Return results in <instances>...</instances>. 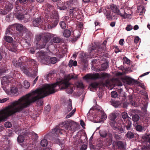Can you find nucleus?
Wrapping results in <instances>:
<instances>
[{
    "mask_svg": "<svg viewBox=\"0 0 150 150\" xmlns=\"http://www.w3.org/2000/svg\"><path fill=\"white\" fill-rule=\"evenodd\" d=\"M56 86L55 84H44L41 88L31 91L2 109L5 120L13 114L28 107L35 101H37L38 106L42 105L43 103L41 98L55 93L54 87Z\"/></svg>",
    "mask_w": 150,
    "mask_h": 150,
    "instance_id": "1",
    "label": "nucleus"
},
{
    "mask_svg": "<svg viewBox=\"0 0 150 150\" xmlns=\"http://www.w3.org/2000/svg\"><path fill=\"white\" fill-rule=\"evenodd\" d=\"M45 6L46 7V14L44 18L42 16H40L34 19L33 22L34 26H40L44 30L55 27L59 21L58 14L57 11L54 9L53 6L48 4H47Z\"/></svg>",
    "mask_w": 150,
    "mask_h": 150,
    "instance_id": "2",
    "label": "nucleus"
},
{
    "mask_svg": "<svg viewBox=\"0 0 150 150\" xmlns=\"http://www.w3.org/2000/svg\"><path fill=\"white\" fill-rule=\"evenodd\" d=\"M76 123L72 120L65 121L56 127L49 133V135L52 137V140L55 143L59 145H62L64 143V141H60L58 138L60 134H71L75 131Z\"/></svg>",
    "mask_w": 150,
    "mask_h": 150,
    "instance_id": "3",
    "label": "nucleus"
},
{
    "mask_svg": "<svg viewBox=\"0 0 150 150\" xmlns=\"http://www.w3.org/2000/svg\"><path fill=\"white\" fill-rule=\"evenodd\" d=\"M25 62L28 67L30 66H35V69L33 70V74L31 75V77L35 78L37 76L38 74V64L35 61L31 59H28L25 56L20 58L17 60L14 59L12 63L13 65L16 68L20 67L23 72L27 75H29V68L25 64Z\"/></svg>",
    "mask_w": 150,
    "mask_h": 150,
    "instance_id": "4",
    "label": "nucleus"
},
{
    "mask_svg": "<svg viewBox=\"0 0 150 150\" xmlns=\"http://www.w3.org/2000/svg\"><path fill=\"white\" fill-rule=\"evenodd\" d=\"M107 115L102 109L92 108H91L87 114V117L89 120L92 121L94 120L96 122H100L105 120Z\"/></svg>",
    "mask_w": 150,
    "mask_h": 150,
    "instance_id": "5",
    "label": "nucleus"
},
{
    "mask_svg": "<svg viewBox=\"0 0 150 150\" xmlns=\"http://www.w3.org/2000/svg\"><path fill=\"white\" fill-rule=\"evenodd\" d=\"M77 78V76H74L72 74H69L67 77V79H63L54 83V84H55L56 85L54 87L55 92L56 91L55 88L58 85L61 87L60 90L66 89V91L68 93H71L73 91V86L69 83V81L71 79H75Z\"/></svg>",
    "mask_w": 150,
    "mask_h": 150,
    "instance_id": "6",
    "label": "nucleus"
},
{
    "mask_svg": "<svg viewBox=\"0 0 150 150\" xmlns=\"http://www.w3.org/2000/svg\"><path fill=\"white\" fill-rule=\"evenodd\" d=\"M53 35L49 33H47L42 36L44 37L43 40L44 41V43L42 45H40L38 44V42L41 40L42 37L41 34H38L35 37V42L36 43V48L37 49L42 48L45 47V46L46 45L47 42L49 41L51 38L53 37Z\"/></svg>",
    "mask_w": 150,
    "mask_h": 150,
    "instance_id": "7",
    "label": "nucleus"
},
{
    "mask_svg": "<svg viewBox=\"0 0 150 150\" xmlns=\"http://www.w3.org/2000/svg\"><path fill=\"white\" fill-rule=\"evenodd\" d=\"M109 76L110 75L107 73H103L99 74L96 73L87 74L83 77V78L86 80H94L97 79L104 80L109 78Z\"/></svg>",
    "mask_w": 150,
    "mask_h": 150,
    "instance_id": "8",
    "label": "nucleus"
},
{
    "mask_svg": "<svg viewBox=\"0 0 150 150\" xmlns=\"http://www.w3.org/2000/svg\"><path fill=\"white\" fill-rule=\"evenodd\" d=\"M38 59L40 62L43 64L49 65L50 64L49 57L48 53L42 51H39L38 54Z\"/></svg>",
    "mask_w": 150,
    "mask_h": 150,
    "instance_id": "9",
    "label": "nucleus"
},
{
    "mask_svg": "<svg viewBox=\"0 0 150 150\" xmlns=\"http://www.w3.org/2000/svg\"><path fill=\"white\" fill-rule=\"evenodd\" d=\"M16 75L13 72L11 73V76L10 77L9 76H4L1 78L2 88L4 90L6 87L9 88V85L11 84V81L13 79L12 76Z\"/></svg>",
    "mask_w": 150,
    "mask_h": 150,
    "instance_id": "10",
    "label": "nucleus"
},
{
    "mask_svg": "<svg viewBox=\"0 0 150 150\" xmlns=\"http://www.w3.org/2000/svg\"><path fill=\"white\" fill-rule=\"evenodd\" d=\"M121 115L122 118L124 120L123 123L124 127H126L127 130L131 129L132 126V122L130 120L131 118L128 117L127 113L125 112H122Z\"/></svg>",
    "mask_w": 150,
    "mask_h": 150,
    "instance_id": "11",
    "label": "nucleus"
},
{
    "mask_svg": "<svg viewBox=\"0 0 150 150\" xmlns=\"http://www.w3.org/2000/svg\"><path fill=\"white\" fill-rule=\"evenodd\" d=\"M2 145H0V147H2L0 150H9L10 148L11 143V142L8 138H5L3 143H1Z\"/></svg>",
    "mask_w": 150,
    "mask_h": 150,
    "instance_id": "12",
    "label": "nucleus"
},
{
    "mask_svg": "<svg viewBox=\"0 0 150 150\" xmlns=\"http://www.w3.org/2000/svg\"><path fill=\"white\" fill-rule=\"evenodd\" d=\"M4 9L3 7H1L0 6V14L4 15L7 14L13 8V6L11 4H6L5 6H4Z\"/></svg>",
    "mask_w": 150,
    "mask_h": 150,
    "instance_id": "13",
    "label": "nucleus"
},
{
    "mask_svg": "<svg viewBox=\"0 0 150 150\" xmlns=\"http://www.w3.org/2000/svg\"><path fill=\"white\" fill-rule=\"evenodd\" d=\"M110 124L113 129L117 132L121 133L124 132L123 128L121 126H119V124H117L114 120H111Z\"/></svg>",
    "mask_w": 150,
    "mask_h": 150,
    "instance_id": "14",
    "label": "nucleus"
},
{
    "mask_svg": "<svg viewBox=\"0 0 150 150\" xmlns=\"http://www.w3.org/2000/svg\"><path fill=\"white\" fill-rule=\"evenodd\" d=\"M4 90L8 95H12L17 93L18 92V89L16 87H11V85H9V88L6 87L4 88Z\"/></svg>",
    "mask_w": 150,
    "mask_h": 150,
    "instance_id": "15",
    "label": "nucleus"
},
{
    "mask_svg": "<svg viewBox=\"0 0 150 150\" xmlns=\"http://www.w3.org/2000/svg\"><path fill=\"white\" fill-rule=\"evenodd\" d=\"M79 9L77 8H74L72 9L71 8L69 11L70 16L72 18H74L79 13Z\"/></svg>",
    "mask_w": 150,
    "mask_h": 150,
    "instance_id": "16",
    "label": "nucleus"
},
{
    "mask_svg": "<svg viewBox=\"0 0 150 150\" xmlns=\"http://www.w3.org/2000/svg\"><path fill=\"white\" fill-rule=\"evenodd\" d=\"M28 1V0H17L15 3V7L16 10L18 11H21L22 9V8L18 5V2H19L21 4H26Z\"/></svg>",
    "mask_w": 150,
    "mask_h": 150,
    "instance_id": "17",
    "label": "nucleus"
},
{
    "mask_svg": "<svg viewBox=\"0 0 150 150\" xmlns=\"http://www.w3.org/2000/svg\"><path fill=\"white\" fill-rule=\"evenodd\" d=\"M72 1L71 0H70V1L69 2H66L64 3H62V6H58L57 8L60 10H66L67 9V8L69 6V3H70V5H71V4H72L71 3Z\"/></svg>",
    "mask_w": 150,
    "mask_h": 150,
    "instance_id": "18",
    "label": "nucleus"
},
{
    "mask_svg": "<svg viewBox=\"0 0 150 150\" xmlns=\"http://www.w3.org/2000/svg\"><path fill=\"white\" fill-rule=\"evenodd\" d=\"M142 137V141L143 142L149 143L150 144V134H143ZM149 146V148L150 149V145Z\"/></svg>",
    "mask_w": 150,
    "mask_h": 150,
    "instance_id": "19",
    "label": "nucleus"
},
{
    "mask_svg": "<svg viewBox=\"0 0 150 150\" xmlns=\"http://www.w3.org/2000/svg\"><path fill=\"white\" fill-rule=\"evenodd\" d=\"M16 30L19 31L27 32V30L26 28L21 24H15Z\"/></svg>",
    "mask_w": 150,
    "mask_h": 150,
    "instance_id": "20",
    "label": "nucleus"
},
{
    "mask_svg": "<svg viewBox=\"0 0 150 150\" xmlns=\"http://www.w3.org/2000/svg\"><path fill=\"white\" fill-rule=\"evenodd\" d=\"M110 8L112 11L116 13L117 15H119L120 11L118 7L116 5L112 4L110 5Z\"/></svg>",
    "mask_w": 150,
    "mask_h": 150,
    "instance_id": "21",
    "label": "nucleus"
},
{
    "mask_svg": "<svg viewBox=\"0 0 150 150\" xmlns=\"http://www.w3.org/2000/svg\"><path fill=\"white\" fill-rule=\"evenodd\" d=\"M15 24L10 25L7 29L6 32V34H12L13 32L15 30Z\"/></svg>",
    "mask_w": 150,
    "mask_h": 150,
    "instance_id": "22",
    "label": "nucleus"
},
{
    "mask_svg": "<svg viewBox=\"0 0 150 150\" xmlns=\"http://www.w3.org/2000/svg\"><path fill=\"white\" fill-rule=\"evenodd\" d=\"M125 79L127 84L130 85L132 84L133 83H137V81L128 76L125 77Z\"/></svg>",
    "mask_w": 150,
    "mask_h": 150,
    "instance_id": "23",
    "label": "nucleus"
},
{
    "mask_svg": "<svg viewBox=\"0 0 150 150\" xmlns=\"http://www.w3.org/2000/svg\"><path fill=\"white\" fill-rule=\"evenodd\" d=\"M19 11H18L16 9L15 12V16L18 20L22 21L23 17V15L20 13V12L18 13V12Z\"/></svg>",
    "mask_w": 150,
    "mask_h": 150,
    "instance_id": "24",
    "label": "nucleus"
},
{
    "mask_svg": "<svg viewBox=\"0 0 150 150\" xmlns=\"http://www.w3.org/2000/svg\"><path fill=\"white\" fill-rule=\"evenodd\" d=\"M8 49L10 51L16 52L17 51V45L16 44L12 43L8 47Z\"/></svg>",
    "mask_w": 150,
    "mask_h": 150,
    "instance_id": "25",
    "label": "nucleus"
},
{
    "mask_svg": "<svg viewBox=\"0 0 150 150\" xmlns=\"http://www.w3.org/2000/svg\"><path fill=\"white\" fill-rule=\"evenodd\" d=\"M23 18L22 21L24 22H26L30 21V17L28 14H26L23 15Z\"/></svg>",
    "mask_w": 150,
    "mask_h": 150,
    "instance_id": "26",
    "label": "nucleus"
},
{
    "mask_svg": "<svg viewBox=\"0 0 150 150\" xmlns=\"http://www.w3.org/2000/svg\"><path fill=\"white\" fill-rule=\"evenodd\" d=\"M15 16V12L13 13H11L8 15L6 18V20L7 21H12Z\"/></svg>",
    "mask_w": 150,
    "mask_h": 150,
    "instance_id": "27",
    "label": "nucleus"
},
{
    "mask_svg": "<svg viewBox=\"0 0 150 150\" xmlns=\"http://www.w3.org/2000/svg\"><path fill=\"white\" fill-rule=\"evenodd\" d=\"M98 86V84L96 82L91 83L89 85V88L90 91H93L92 88H97Z\"/></svg>",
    "mask_w": 150,
    "mask_h": 150,
    "instance_id": "28",
    "label": "nucleus"
},
{
    "mask_svg": "<svg viewBox=\"0 0 150 150\" xmlns=\"http://www.w3.org/2000/svg\"><path fill=\"white\" fill-rule=\"evenodd\" d=\"M107 43V41L106 40L104 41L103 42V43L102 46H103L102 47V48L101 49L100 48V47L98 49V53L100 54V53H101L102 50H104L106 48V46Z\"/></svg>",
    "mask_w": 150,
    "mask_h": 150,
    "instance_id": "29",
    "label": "nucleus"
},
{
    "mask_svg": "<svg viewBox=\"0 0 150 150\" xmlns=\"http://www.w3.org/2000/svg\"><path fill=\"white\" fill-rule=\"evenodd\" d=\"M40 144L42 146L45 147L47 146L48 144V142L46 139H43L41 140Z\"/></svg>",
    "mask_w": 150,
    "mask_h": 150,
    "instance_id": "30",
    "label": "nucleus"
},
{
    "mask_svg": "<svg viewBox=\"0 0 150 150\" xmlns=\"http://www.w3.org/2000/svg\"><path fill=\"white\" fill-rule=\"evenodd\" d=\"M81 137L80 135L78 134H76L74 137V140L76 143L80 144L81 142V140L80 139Z\"/></svg>",
    "mask_w": 150,
    "mask_h": 150,
    "instance_id": "31",
    "label": "nucleus"
},
{
    "mask_svg": "<svg viewBox=\"0 0 150 150\" xmlns=\"http://www.w3.org/2000/svg\"><path fill=\"white\" fill-rule=\"evenodd\" d=\"M30 86V83L27 80H25L23 84V87L26 89H28Z\"/></svg>",
    "mask_w": 150,
    "mask_h": 150,
    "instance_id": "32",
    "label": "nucleus"
},
{
    "mask_svg": "<svg viewBox=\"0 0 150 150\" xmlns=\"http://www.w3.org/2000/svg\"><path fill=\"white\" fill-rule=\"evenodd\" d=\"M4 39L8 43H11L13 40V38L11 37L7 36H5L4 37Z\"/></svg>",
    "mask_w": 150,
    "mask_h": 150,
    "instance_id": "33",
    "label": "nucleus"
},
{
    "mask_svg": "<svg viewBox=\"0 0 150 150\" xmlns=\"http://www.w3.org/2000/svg\"><path fill=\"white\" fill-rule=\"evenodd\" d=\"M126 136L128 139H132L134 138V135L132 132L128 131L126 134Z\"/></svg>",
    "mask_w": 150,
    "mask_h": 150,
    "instance_id": "34",
    "label": "nucleus"
},
{
    "mask_svg": "<svg viewBox=\"0 0 150 150\" xmlns=\"http://www.w3.org/2000/svg\"><path fill=\"white\" fill-rule=\"evenodd\" d=\"M71 34V31L68 30H64L63 35L66 37L68 38L70 36Z\"/></svg>",
    "mask_w": 150,
    "mask_h": 150,
    "instance_id": "35",
    "label": "nucleus"
},
{
    "mask_svg": "<svg viewBox=\"0 0 150 150\" xmlns=\"http://www.w3.org/2000/svg\"><path fill=\"white\" fill-rule=\"evenodd\" d=\"M99 133L100 136L103 138L105 137L107 134V131L105 130H100Z\"/></svg>",
    "mask_w": 150,
    "mask_h": 150,
    "instance_id": "36",
    "label": "nucleus"
},
{
    "mask_svg": "<svg viewBox=\"0 0 150 150\" xmlns=\"http://www.w3.org/2000/svg\"><path fill=\"white\" fill-rule=\"evenodd\" d=\"M71 100L69 99L68 102V106L67 110L68 112L70 111L72 109Z\"/></svg>",
    "mask_w": 150,
    "mask_h": 150,
    "instance_id": "37",
    "label": "nucleus"
},
{
    "mask_svg": "<svg viewBox=\"0 0 150 150\" xmlns=\"http://www.w3.org/2000/svg\"><path fill=\"white\" fill-rule=\"evenodd\" d=\"M117 145L119 148L122 149L125 148V145L121 141L118 142L117 143Z\"/></svg>",
    "mask_w": 150,
    "mask_h": 150,
    "instance_id": "38",
    "label": "nucleus"
},
{
    "mask_svg": "<svg viewBox=\"0 0 150 150\" xmlns=\"http://www.w3.org/2000/svg\"><path fill=\"white\" fill-rule=\"evenodd\" d=\"M24 140V138L23 136L21 135L18 136L17 139V141L19 143L23 142Z\"/></svg>",
    "mask_w": 150,
    "mask_h": 150,
    "instance_id": "39",
    "label": "nucleus"
},
{
    "mask_svg": "<svg viewBox=\"0 0 150 150\" xmlns=\"http://www.w3.org/2000/svg\"><path fill=\"white\" fill-rule=\"evenodd\" d=\"M140 117L139 115H135L132 116V120L134 122H137L139 120Z\"/></svg>",
    "mask_w": 150,
    "mask_h": 150,
    "instance_id": "40",
    "label": "nucleus"
},
{
    "mask_svg": "<svg viewBox=\"0 0 150 150\" xmlns=\"http://www.w3.org/2000/svg\"><path fill=\"white\" fill-rule=\"evenodd\" d=\"M120 14L119 15H120L121 17H123L124 18H129V17L131 16V15L130 14H127L125 12L124 14H122L120 12Z\"/></svg>",
    "mask_w": 150,
    "mask_h": 150,
    "instance_id": "41",
    "label": "nucleus"
},
{
    "mask_svg": "<svg viewBox=\"0 0 150 150\" xmlns=\"http://www.w3.org/2000/svg\"><path fill=\"white\" fill-rule=\"evenodd\" d=\"M57 61V59L56 57H53L50 58L49 62L50 63L52 64H55Z\"/></svg>",
    "mask_w": 150,
    "mask_h": 150,
    "instance_id": "42",
    "label": "nucleus"
},
{
    "mask_svg": "<svg viewBox=\"0 0 150 150\" xmlns=\"http://www.w3.org/2000/svg\"><path fill=\"white\" fill-rule=\"evenodd\" d=\"M53 41L55 43H59L61 41V38L59 37H54L53 39Z\"/></svg>",
    "mask_w": 150,
    "mask_h": 150,
    "instance_id": "43",
    "label": "nucleus"
},
{
    "mask_svg": "<svg viewBox=\"0 0 150 150\" xmlns=\"http://www.w3.org/2000/svg\"><path fill=\"white\" fill-rule=\"evenodd\" d=\"M5 121L2 110L0 111V122Z\"/></svg>",
    "mask_w": 150,
    "mask_h": 150,
    "instance_id": "44",
    "label": "nucleus"
},
{
    "mask_svg": "<svg viewBox=\"0 0 150 150\" xmlns=\"http://www.w3.org/2000/svg\"><path fill=\"white\" fill-rule=\"evenodd\" d=\"M116 117V115L114 113H112L109 116V118L111 120H115Z\"/></svg>",
    "mask_w": 150,
    "mask_h": 150,
    "instance_id": "45",
    "label": "nucleus"
},
{
    "mask_svg": "<svg viewBox=\"0 0 150 150\" xmlns=\"http://www.w3.org/2000/svg\"><path fill=\"white\" fill-rule=\"evenodd\" d=\"M4 126L6 128H10L12 126V124L10 122H6L4 123Z\"/></svg>",
    "mask_w": 150,
    "mask_h": 150,
    "instance_id": "46",
    "label": "nucleus"
},
{
    "mask_svg": "<svg viewBox=\"0 0 150 150\" xmlns=\"http://www.w3.org/2000/svg\"><path fill=\"white\" fill-rule=\"evenodd\" d=\"M75 111L76 109H74L70 113L66 116V118H68L74 115Z\"/></svg>",
    "mask_w": 150,
    "mask_h": 150,
    "instance_id": "47",
    "label": "nucleus"
},
{
    "mask_svg": "<svg viewBox=\"0 0 150 150\" xmlns=\"http://www.w3.org/2000/svg\"><path fill=\"white\" fill-rule=\"evenodd\" d=\"M59 25L60 27L63 29H65L66 27V25L64 21H62L60 22Z\"/></svg>",
    "mask_w": 150,
    "mask_h": 150,
    "instance_id": "48",
    "label": "nucleus"
},
{
    "mask_svg": "<svg viewBox=\"0 0 150 150\" xmlns=\"http://www.w3.org/2000/svg\"><path fill=\"white\" fill-rule=\"evenodd\" d=\"M6 67L2 68L1 67L0 68V76L2 75L3 73L6 72Z\"/></svg>",
    "mask_w": 150,
    "mask_h": 150,
    "instance_id": "49",
    "label": "nucleus"
},
{
    "mask_svg": "<svg viewBox=\"0 0 150 150\" xmlns=\"http://www.w3.org/2000/svg\"><path fill=\"white\" fill-rule=\"evenodd\" d=\"M108 67V64L106 63L103 64L101 65V68L102 70L105 71L106 70Z\"/></svg>",
    "mask_w": 150,
    "mask_h": 150,
    "instance_id": "50",
    "label": "nucleus"
},
{
    "mask_svg": "<svg viewBox=\"0 0 150 150\" xmlns=\"http://www.w3.org/2000/svg\"><path fill=\"white\" fill-rule=\"evenodd\" d=\"M76 85L78 88H83L84 86L83 83L81 81H79L76 83Z\"/></svg>",
    "mask_w": 150,
    "mask_h": 150,
    "instance_id": "51",
    "label": "nucleus"
},
{
    "mask_svg": "<svg viewBox=\"0 0 150 150\" xmlns=\"http://www.w3.org/2000/svg\"><path fill=\"white\" fill-rule=\"evenodd\" d=\"M136 129L138 131L141 132L143 130V128L142 126L139 125H137L136 126Z\"/></svg>",
    "mask_w": 150,
    "mask_h": 150,
    "instance_id": "52",
    "label": "nucleus"
},
{
    "mask_svg": "<svg viewBox=\"0 0 150 150\" xmlns=\"http://www.w3.org/2000/svg\"><path fill=\"white\" fill-rule=\"evenodd\" d=\"M124 62L127 64H129L130 62V60L126 57H125L123 58Z\"/></svg>",
    "mask_w": 150,
    "mask_h": 150,
    "instance_id": "53",
    "label": "nucleus"
},
{
    "mask_svg": "<svg viewBox=\"0 0 150 150\" xmlns=\"http://www.w3.org/2000/svg\"><path fill=\"white\" fill-rule=\"evenodd\" d=\"M111 95L112 97L115 98L117 96V92L116 91H112L111 92Z\"/></svg>",
    "mask_w": 150,
    "mask_h": 150,
    "instance_id": "54",
    "label": "nucleus"
},
{
    "mask_svg": "<svg viewBox=\"0 0 150 150\" xmlns=\"http://www.w3.org/2000/svg\"><path fill=\"white\" fill-rule=\"evenodd\" d=\"M112 105L115 107H117L118 106L120 103H118L116 101H113L112 102Z\"/></svg>",
    "mask_w": 150,
    "mask_h": 150,
    "instance_id": "55",
    "label": "nucleus"
},
{
    "mask_svg": "<svg viewBox=\"0 0 150 150\" xmlns=\"http://www.w3.org/2000/svg\"><path fill=\"white\" fill-rule=\"evenodd\" d=\"M87 146L86 144H83L79 150H86L87 148Z\"/></svg>",
    "mask_w": 150,
    "mask_h": 150,
    "instance_id": "56",
    "label": "nucleus"
},
{
    "mask_svg": "<svg viewBox=\"0 0 150 150\" xmlns=\"http://www.w3.org/2000/svg\"><path fill=\"white\" fill-rule=\"evenodd\" d=\"M132 26L131 25H128L126 28V29L128 31L131 30L132 29Z\"/></svg>",
    "mask_w": 150,
    "mask_h": 150,
    "instance_id": "57",
    "label": "nucleus"
},
{
    "mask_svg": "<svg viewBox=\"0 0 150 150\" xmlns=\"http://www.w3.org/2000/svg\"><path fill=\"white\" fill-rule=\"evenodd\" d=\"M9 99L8 98H6L2 99H0V103H3L5 102Z\"/></svg>",
    "mask_w": 150,
    "mask_h": 150,
    "instance_id": "58",
    "label": "nucleus"
},
{
    "mask_svg": "<svg viewBox=\"0 0 150 150\" xmlns=\"http://www.w3.org/2000/svg\"><path fill=\"white\" fill-rule=\"evenodd\" d=\"M137 84H139V86L142 88L143 89H145V87L144 86V85L143 83H141L138 82L137 81Z\"/></svg>",
    "mask_w": 150,
    "mask_h": 150,
    "instance_id": "59",
    "label": "nucleus"
},
{
    "mask_svg": "<svg viewBox=\"0 0 150 150\" xmlns=\"http://www.w3.org/2000/svg\"><path fill=\"white\" fill-rule=\"evenodd\" d=\"M139 39H140L139 37H136L134 40V42L136 43H137L139 41Z\"/></svg>",
    "mask_w": 150,
    "mask_h": 150,
    "instance_id": "60",
    "label": "nucleus"
},
{
    "mask_svg": "<svg viewBox=\"0 0 150 150\" xmlns=\"http://www.w3.org/2000/svg\"><path fill=\"white\" fill-rule=\"evenodd\" d=\"M110 13L111 12L109 9H108L106 10L105 13L106 16H109Z\"/></svg>",
    "mask_w": 150,
    "mask_h": 150,
    "instance_id": "61",
    "label": "nucleus"
},
{
    "mask_svg": "<svg viewBox=\"0 0 150 150\" xmlns=\"http://www.w3.org/2000/svg\"><path fill=\"white\" fill-rule=\"evenodd\" d=\"M73 60L72 59L70 60L69 63V67H71L73 66Z\"/></svg>",
    "mask_w": 150,
    "mask_h": 150,
    "instance_id": "62",
    "label": "nucleus"
},
{
    "mask_svg": "<svg viewBox=\"0 0 150 150\" xmlns=\"http://www.w3.org/2000/svg\"><path fill=\"white\" fill-rule=\"evenodd\" d=\"M30 134L32 135L33 136H35V137L36 138H37L38 137L37 134L33 132H30Z\"/></svg>",
    "mask_w": 150,
    "mask_h": 150,
    "instance_id": "63",
    "label": "nucleus"
},
{
    "mask_svg": "<svg viewBox=\"0 0 150 150\" xmlns=\"http://www.w3.org/2000/svg\"><path fill=\"white\" fill-rule=\"evenodd\" d=\"M29 52L32 54H34L35 53L34 49L33 48H30L29 49Z\"/></svg>",
    "mask_w": 150,
    "mask_h": 150,
    "instance_id": "64",
    "label": "nucleus"
}]
</instances>
